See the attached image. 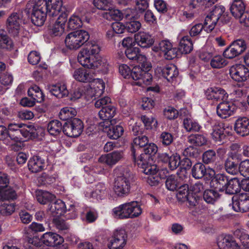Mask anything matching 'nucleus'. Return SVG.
<instances>
[{
	"mask_svg": "<svg viewBox=\"0 0 249 249\" xmlns=\"http://www.w3.org/2000/svg\"><path fill=\"white\" fill-rule=\"evenodd\" d=\"M51 95L58 98H61L68 95L69 92L66 86L61 83L49 85L47 88Z\"/></svg>",
	"mask_w": 249,
	"mask_h": 249,
	"instance_id": "nucleus-37",
	"label": "nucleus"
},
{
	"mask_svg": "<svg viewBox=\"0 0 249 249\" xmlns=\"http://www.w3.org/2000/svg\"><path fill=\"white\" fill-rule=\"evenodd\" d=\"M152 50L155 52H160L165 59L171 60L177 56L178 50L173 47L172 43L168 40L161 41L158 45L154 46Z\"/></svg>",
	"mask_w": 249,
	"mask_h": 249,
	"instance_id": "nucleus-16",
	"label": "nucleus"
},
{
	"mask_svg": "<svg viewBox=\"0 0 249 249\" xmlns=\"http://www.w3.org/2000/svg\"><path fill=\"white\" fill-rule=\"evenodd\" d=\"M232 209L236 212L249 211V194L241 193L232 198Z\"/></svg>",
	"mask_w": 249,
	"mask_h": 249,
	"instance_id": "nucleus-20",
	"label": "nucleus"
},
{
	"mask_svg": "<svg viewBox=\"0 0 249 249\" xmlns=\"http://www.w3.org/2000/svg\"><path fill=\"white\" fill-rule=\"evenodd\" d=\"M124 152L122 150H115L108 154L102 155L99 158V161L112 166L123 158Z\"/></svg>",
	"mask_w": 249,
	"mask_h": 249,
	"instance_id": "nucleus-28",
	"label": "nucleus"
},
{
	"mask_svg": "<svg viewBox=\"0 0 249 249\" xmlns=\"http://www.w3.org/2000/svg\"><path fill=\"white\" fill-rule=\"evenodd\" d=\"M167 174H164V178H166L165 186L166 189L170 191H177V189L183 184L182 178L176 175L167 176Z\"/></svg>",
	"mask_w": 249,
	"mask_h": 249,
	"instance_id": "nucleus-38",
	"label": "nucleus"
},
{
	"mask_svg": "<svg viewBox=\"0 0 249 249\" xmlns=\"http://www.w3.org/2000/svg\"><path fill=\"white\" fill-rule=\"evenodd\" d=\"M138 47H133L126 49L125 53L127 58L138 62L139 60H144L145 55L140 53Z\"/></svg>",
	"mask_w": 249,
	"mask_h": 249,
	"instance_id": "nucleus-47",
	"label": "nucleus"
},
{
	"mask_svg": "<svg viewBox=\"0 0 249 249\" xmlns=\"http://www.w3.org/2000/svg\"><path fill=\"white\" fill-rule=\"evenodd\" d=\"M155 73L162 76L168 81H171L174 77L178 75V71L175 65L169 64L165 67H158L155 70Z\"/></svg>",
	"mask_w": 249,
	"mask_h": 249,
	"instance_id": "nucleus-29",
	"label": "nucleus"
},
{
	"mask_svg": "<svg viewBox=\"0 0 249 249\" xmlns=\"http://www.w3.org/2000/svg\"><path fill=\"white\" fill-rule=\"evenodd\" d=\"M46 4V0H34L29 1L26 5L23 14L30 18L32 22L36 26H42L48 15V11L45 10L43 5Z\"/></svg>",
	"mask_w": 249,
	"mask_h": 249,
	"instance_id": "nucleus-5",
	"label": "nucleus"
},
{
	"mask_svg": "<svg viewBox=\"0 0 249 249\" xmlns=\"http://www.w3.org/2000/svg\"><path fill=\"white\" fill-rule=\"evenodd\" d=\"M89 35L85 30H79V46L83 45L79 51V63L86 68L95 69L105 67L107 61L99 56L101 51L99 44L95 41L88 42Z\"/></svg>",
	"mask_w": 249,
	"mask_h": 249,
	"instance_id": "nucleus-2",
	"label": "nucleus"
},
{
	"mask_svg": "<svg viewBox=\"0 0 249 249\" xmlns=\"http://www.w3.org/2000/svg\"><path fill=\"white\" fill-rule=\"evenodd\" d=\"M15 127V123H10L7 127L0 125V141L14 151H16Z\"/></svg>",
	"mask_w": 249,
	"mask_h": 249,
	"instance_id": "nucleus-11",
	"label": "nucleus"
},
{
	"mask_svg": "<svg viewBox=\"0 0 249 249\" xmlns=\"http://www.w3.org/2000/svg\"><path fill=\"white\" fill-rule=\"evenodd\" d=\"M191 175L196 179L205 178L207 180L212 178L214 175V170L210 167H207L202 162H196L191 168Z\"/></svg>",
	"mask_w": 249,
	"mask_h": 249,
	"instance_id": "nucleus-18",
	"label": "nucleus"
},
{
	"mask_svg": "<svg viewBox=\"0 0 249 249\" xmlns=\"http://www.w3.org/2000/svg\"><path fill=\"white\" fill-rule=\"evenodd\" d=\"M214 52V49L212 47L203 48L200 52L199 58L204 61L208 62L213 56Z\"/></svg>",
	"mask_w": 249,
	"mask_h": 249,
	"instance_id": "nucleus-61",
	"label": "nucleus"
},
{
	"mask_svg": "<svg viewBox=\"0 0 249 249\" xmlns=\"http://www.w3.org/2000/svg\"><path fill=\"white\" fill-rule=\"evenodd\" d=\"M29 170L34 173L42 171L45 169V159L39 155H34L29 160L27 163Z\"/></svg>",
	"mask_w": 249,
	"mask_h": 249,
	"instance_id": "nucleus-30",
	"label": "nucleus"
},
{
	"mask_svg": "<svg viewBox=\"0 0 249 249\" xmlns=\"http://www.w3.org/2000/svg\"><path fill=\"white\" fill-rule=\"evenodd\" d=\"M230 10L235 18H239L245 11V4L243 0H234L231 4Z\"/></svg>",
	"mask_w": 249,
	"mask_h": 249,
	"instance_id": "nucleus-39",
	"label": "nucleus"
},
{
	"mask_svg": "<svg viewBox=\"0 0 249 249\" xmlns=\"http://www.w3.org/2000/svg\"><path fill=\"white\" fill-rule=\"evenodd\" d=\"M130 130H131V132L132 133L133 135L135 136H138V137L135 138L133 140V142L131 143V145L130 147V151L131 152V148L134 142V140L137 138H141L143 137H146L148 138L145 135H142L144 133V128L142 126V125L141 123H136L133 125H132L131 127V128H130ZM148 139V138H147ZM149 141V139H148ZM148 142H149L148 141Z\"/></svg>",
	"mask_w": 249,
	"mask_h": 249,
	"instance_id": "nucleus-56",
	"label": "nucleus"
},
{
	"mask_svg": "<svg viewBox=\"0 0 249 249\" xmlns=\"http://www.w3.org/2000/svg\"><path fill=\"white\" fill-rule=\"evenodd\" d=\"M68 14L63 12L59 15L54 23L48 26V33L51 37L60 36L64 32Z\"/></svg>",
	"mask_w": 249,
	"mask_h": 249,
	"instance_id": "nucleus-19",
	"label": "nucleus"
},
{
	"mask_svg": "<svg viewBox=\"0 0 249 249\" xmlns=\"http://www.w3.org/2000/svg\"><path fill=\"white\" fill-rule=\"evenodd\" d=\"M231 78L237 82H244L249 77V69L242 64H236L231 66L230 69Z\"/></svg>",
	"mask_w": 249,
	"mask_h": 249,
	"instance_id": "nucleus-25",
	"label": "nucleus"
},
{
	"mask_svg": "<svg viewBox=\"0 0 249 249\" xmlns=\"http://www.w3.org/2000/svg\"><path fill=\"white\" fill-rule=\"evenodd\" d=\"M203 163L206 164L214 162L216 159L215 152L212 149H209L205 151L202 156Z\"/></svg>",
	"mask_w": 249,
	"mask_h": 249,
	"instance_id": "nucleus-60",
	"label": "nucleus"
},
{
	"mask_svg": "<svg viewBox=\"0 0 249 249\" xmlns=\"http://www.w3.org/2000/svg\"><path fill=\"white\" fill-rule=\"evenodd\" d=\"M234 236L239 239L243 247L249 248V235L244 229H237L233 232Z\"/></svg>",
	"mask_w": 249,
	"mask_h": 249,
	"instance_id": "nucleus-51",
	"label": "nucleus"
},
{
	"mask_svg": "<svg viewBox=\"0 0 249 249\" xmlns=\"http://www.w3.org/2000/svg\"><path fill=\"white\" fill-rule=\"evenodd\" d=\"M183 125L187 131H198L201 128L199 124L190 118H186L183 120Z\"/></svg>",
	"mask_w": 249,
	"mask_h": 249,
	"instance_id": "nucleus-55",
	"label": "nucleus"
},
{
	"mask_svg": "<svg viewBox=\"0 0 249 249\" xmlns=\"http://www.w3.org/2000/svg\"><path fill=\"white\" fill-rule=\"evenodd\" d=\"M120 74L124 78H131L133 80L132 84L139 87H145L150 85L152 82V76L145 73L144 79H141L142 71L139 66H135L132 69L126 64H121L119 67Z\"/></svg>",
	"mask_w": 249,
	"mask_h": 249,
	"instance_id": "nucleus-6",
	"label": "nucleus"
},
{
	"mask_svg": "<svg viewBox=\"0 0 249 249\" xmlns=\"http://www.w3.org/2000/svg\"><path fill=\"white\" fill-rule=\"evenodd\" d=\"M12 40L3 30H0V49L11 50L13 49Z\"/></svg>",
	"mask_w": 249,
	"mask_h": 249,
	"instance_id": "nucleus-48",
	"label": "nucleus"
},
{
	"mask_svg": "<svg viewBox=\"0 0 249 249\" xmlns=\"http://www.w3.org/2000/svg\"><path fill=\"white\" fill-rule=\"evenodd\" d=\"M228 182L224 189L226 194L234 195L240 192V180L238 178L229 177Z\"/></svg>",
	"mask_w": 249,
	"mask_h": 249,
	"instance_id": "nucleus-43",
	"label": "nucleus"
},
{
	"mask_svg": "<svg viewBox=\"0 0 249 249\" xmlns=\"http://www.w3.org/2000/svg\"><path fill=\"white\" fill-rule=\"evenodd\" d=\"M247 49V45L243 39H237L232 42L223 53L225 57L231 59L243 53Z\"/></svg>",
	"mask_w": 249,
	"mask_h": 249,
	"instance_id": "nucleus-22",
	"label": "nucleus"
},
{
	"mask_svg": "<svg viewBox=\"0 0 249 249\" xmlns=\"http://www.w3.org/2000/svg\"><path fill=\"white\" fill-rule=\"evenodd\" d=\"M130 213L131 218L138 217L142 213V209L139 202L138 201H131L130 202Z\"/></svg>",
	"mask_w": 249,
	"mask_h": 249,
	"instance_id": "nucleus-64",
	"label": "nucleus"
},
{
	"mask_svg": "<svg viewBox=\"0 0 249 249\" xmlns=\"http://www.w3.org/2000/svg\"><path fill=\"white\" fill-rule=\"evenodd\" d=\"M15 125L16 152L21 150L24 145L25 141L22 137L28 140H42L45 135V130L42 127L33 124L15 123Z\"/></svg>",
	"mask_w": 249,
	"mask_h": 249,
	"instance_id": "nucleus-3",
	"label": "nucleus"
},
{
	"mask_svg": "<svg viewBox=\"0 0 249 249\" xmlns=\"http://www.w3.org/2000/svg\"><path fill=\"white\" fill-rule=\"evenodd\" d=\"M175 139L174 135L168 131L161 132L159 137L160 142L164 146L171 145Z\"/></svg>",
	"mask_w": 249,
	"mask_h": 249,
	"instance_id": "nucleus-57",
	"label": "nucleus"
},
{
	"mask_svg": "<svg viewBox=\"0 0 249 249\" xmlns=\"http://www.w3.org/2000/svg\"><path fill=\"white\" fill-rule=\"evenodd\" d=\"M187 141L193 146L199 147L206 145L207 142V139L203 134H195L189 136Z\"/></svg>",
	"mask_w": 249,
	"mask_h": 249,
	"instance_id": "nucleus-46",
	"label": "nucleus"
},
{
	"mask_svg": "<svg viewBox=\"0 0 249 249\" xmlns=\"http://www.w3.org/2000/svg\"><path fill=\"white\" fill-rule=\"evenodd\" d=\"M66 46L71 50L78 49V33L75 31L70 33L65 38Z\"/></svg>",
	"mask_w": 249,
	"mask_h": 249,
	"instance_id": "nucleus-50",
	"label": "nucleus"
},
{
	"mask_svg": "<svg viewBox=\"0 0 249 249\" xmlns=\"http://www.w3.org/2000/svg\"><path fill=\"white\" fill-rule=\"evenodd\" d=\"M225 7L222 5H215L214 8L206 16L205 19L204 30L207 33L211 32L215 27L219 16L223 13Z\"/></svg>",
	"mask_w": 249,
	"mask_h": 249,
	"instance_id": "nucleus-14",
	"label": "nucleus"
},
{
	"mask_svg": "<svg viewBox=\"0 0 249 249\" xmlns=\"http://www.w3.org/2000/svg\"><path fill=\"white\" fill-rule=\"evenodd\" d=\"M234 129L237 134L244 137L249 135V119L246 117L238 118L234 124Z\"/></svg>",
	"mask_w": 249,
	"mask_h": 249,
	"instance_id": "nucleus-33",
	"label": "nucleus"
},
{
	"mask_svg": "<svg viewBox=\"0 0 249 249\" xmlns=\"http://www.w3.org/2000/svg\"><path fill=\"white\" fill-rule=\"evenodd\" d=\"M15 203L4 202L0 205V214L1 215H10L15 212Z\"/></svg>",
	"mask_w": 249,
	"mask_h": 249,
	"instance_id": "nucleus-58",
	"label": "nucleus"
},
{
	"mask_svg": "<svg viewBox=\"0 0 249 249\" xmlns=\"http://www.w3.org/2000/svg\"><path fill=\"white\" fill-rule=\"evenodd\" d=\"M178 39L179 40L178 50L181 53L187 54L192 51L193 43L188 36H179Z\"/></svg>",
	"mask_w": 249,
	"mask_h": 249,
	"instance_id": "nucleus-40",
	"label": "nucleus"
},
{
	"mask_svg": "<svg viewBox=\"0 0 249 249\" xmlns=\"http://www.w3.org/2000/svg\"><path fill=\"white\" fill-rule=\"evenodd\" d=\"M53 196L51 193L46 191H39L36 195V198L37 201L41 204L45 205L52 202V198Z\"/></svg>",
	"mask_w": 249,
	"mask_h": 249,
	"instance_id": "nucleus-53",
	"label": "nucleus"
},
{
	"mask_svg": "<svg viewBox=\"0 0 249 249\" xmlns=\"http://www.w3.org/2000/svg\"><path fill=\"white\" fill-rule=\"evenodd\" d=\"M158 151V147L154 143H149L147 137L137 138L134 140L131 148V156L140 171L146 175H149L147 182L151 186H157L161 178H164V174H168L166 168L160 170L158 175L157 166L149 163L151 157Z\"/></svg>",
	"mask_w": 249,
	"mask_h": 249,
	"instance_id": "nucleus-1",
	"label": "nucleus"
},
{
	"mask_svg": "<svg viewBox=\"0 0 249 249\" xmlns=\"http://www.w3.org/2000/svg\"><path fill=\"white\" fill-rule=\"evenodd\" d=\"M94 6L99 10L107 11L112 6V0H93Z\"/></svg>",
	"mask_w": 249,
	"mask_h": 249,
	"instance_id": "nucleus-63",
	"label": "nucleus"
},
{
	"mask_svg": "<svg viewBox=\"0 0 249 249\" xmlns=\"http://www.w3.org/2000/svg\"><path fill=\"white\" fill-rule=\"evenodd\" d=\"M48 209L54 217H60L67 212L66 216L68 219H75L78 215L73 205L71 204L70 208L67 209L65 203L61 199L52 201L48 205Z\"/></svg>",
	"mask_w": 249,
	"mask_h": 249,
	"instance_id": "nucleus-10",
	"label": "nucleus"
},
{
	"mask_svg": "<svg viewBox=\"0 0 249 249\" xmlns=\"http://www.w3.org/2000/svg\"><path fill=\"white\" fill-rule=\"evenodd\" d=\"M205 95L208 100L219 101L216 109H235L232 107L231 103L228 101V94L227 92L220 88L211 87L205 91Z\"/></svg>",
	"mask_w": 249,
	"mask_h": 249,
	"instance_id": "nucleus-9",
	"label": "nucleus"
},
{
	"mask_svg": "<svg viewBox=\"0 0 249 249\" xmlns=\"http://www.w3.org/2000/svg\"><path fill=\"white\" fill-rule=\"evenodd\" d=\"M62 123L58 120H53L47 124V132L50 135L56 138L62 133Z\"/></svg>",
	"mask_w": 249,
	"mask_h": 249,
	"instance_id": "nucleus-42",
	"label": "nucleus"
},
{
	"mask_svg": "<svg viewBox=\"0 0 249 249\" xmlns=\"http://www.w3.org/2000/svg\"><path fill=\"white\" fill-rule=\"evenodd\" d=\"M176 197L178 201L186 202L189 208H194L197 204V196L195 194H191L189 186L183 183L176 191Z\"/></svg>",
	"mask_w": 249,
	"mask_h": 249,
	"instance_id": "nucleus-12",
	"label": "nucleus"
},
{
	"mask_svg": "<svg viewBox=\"0 0 249 249\" xmlns=\"http://www.w3.org/2000/svg\"><path fill=\"white\" fill-rule=\"evenodd\" d=\"M65 237L53 232H47L43 234L39 239L41 244L43 243L47 246L56 247L61 249V246L64 243Z\"/></svg>",
	"mask_w": 249,
	"mask_h": 249,
	"instance_id": "nucleus-21",
	"label": "nucleus"
},
{
	"mask_svg": "<svg viewBox=\"0 0 249 249\" xmlns=\"http://www.w3.org/2000/svg\"><path fill=\"white\" fill-rule=\"evenodd\" d=\"M134 183L135 178L132 173L126 172L123 173L115 178L113 187L114 194L119 197L128 196Z\"/></svg>",
	"mask_w": 249,
	"mask_h": 249,
	"instance_id": "nucleus-8",
	"label": "nucleus"
},
{
	"mask_svg": "<svg viewBox=\"0 0 249 249\" xmlns=\"http://www.w3.org/2000/svg\"><path fill=\"white\" fill-rule=\"evenodd\" d=\"M106 187L105 184L102 182H99L92 190L87 188L84 192L85 196L87 199L90 201L102 200L105 196Z\"/></svg>",
	"mask_w": 249,
	"mask_h": 249,
	"instance_id": "nucleus-24",
	"label": "nucleus"
},
{
	"mask_svg": "<svg viewBox=\"0 0 249 249\" xmlns=\"http://www.w3.org/2000/svg\"><path fill=\"white\" fill-rule=\"evenodd\" d=\"M236 155L227 159L224 163V167L226 172L231 175H236L239 172V165L238 162L234 161V158Z\"/></svg>",
	"mask_w": 249,
	"mask_h": 249,
	"instance_id": "nucleus-49",
	"label": "nucleus"
},
{
	"mask_svg": "<svg viewBox=\"0 0 249 249\" xmlns=\"http://www.w3.org/2000/svg\"><path fill=\"white\" fill-rule=\"evenodd\" d=\"M16 186L10 185L5 187H0V200L14 201L18 197Z\"/></svg>",
	"mask_w": 249,
	"mask_h": 249,
	"instance_id": "nucleus-36",
	"label": "nucleus"
},
{
	"mask_svg": "<svg viewBox=\"0 0 249 249\" xmlns=\"http://www.w3.org/2000/svg\"><path fill=\"white\" fill-rule=\"evenodd\" d=\"M217 244L219 249H239V246L231 235L219 236Z\"/></svg>",
	"mask_w": 249,
	"mask_h": 249,
	"instance_id": "nucleus-34",
	"label": "nucleus"
},
{
	"mask_svg": "<svg viewBox=\"0 0 249 249\" xmlns=\"http://www.w3.org/2000/svg\"><path fill=\"white\" fill-rule=\"evenodd\" d=\"M142 121L146 129H155L158 126L157 120L153 117L149 118L145 115L142 116Z\"/></svg>",
	"mask_w": 249,
	"mask_h": 249,
	"instance_id": "nucleus-62",
	"label": "nucleus"
},
{
	"mask_svg": "<svg viewBox=\"0 0 249 249\" xmlns=\"http://www.w3.org/2000/svg\"><path fill=\"white\" fill-rule=\"evenodd\" d=\"M21 16L17 13H13L9 16L6 21V28L9 34L13 37L19 36L22 30L21 25Z\"/></svg>",
	"mask_w": 249,
	"mask_h": 249,
	"instance_id": "nucleus-13",
	"label": "nucleus"
},
{
	"mask_svg": "<svg viewBox=\"0 0 249 249\" xmlns=\"http://www.w3.org/2000/svg\"><path fill=\"white\" fill-rule=\"evenodd\" d=\"M211 60L210 64L213 68H221L227 64V61L220 55L213 56Z\"/></svg>",
	"mask_w": 249,
	"mask_h": 249,
	"instance_id": "nucleus-59",
	"label": "nucleus"
},
{
	"mask_svg": "<svg viewBox=\"0 0 249 249\" xmlns=\"http://www.w3.org/2000/svg\"><path fill=\"white\" fill-rule=\"evenodd\" d=\"M136 44L142 48H149L154 43L152 36L148 32L141 31L134 36Z\"/></svg>",
	"mask_w": 249,
	"mask_h": 249,
	"instance_id": "nucleus-31",
	"label": "nucleus"
},
{
	"mask_svg": "<svg viewBox=\"0 0 249 249\" xmlns=\"http://www.w3.org/2000/svg\"><path fill=\"white\" fill-rule=\"evenodd\" d=\"M158 160L165 164H167L169 169L173 171L180 166V168L185 170L191 169L192 165L191 160L186 157L181 158L178 154H172L171 155L166 153H160L158 155Z\"/></svg>",
	"mask_w": 249,
	"mask_h": 249,
	"instance_id": "nucleus-7",
	"label": "nucleus"
},
{
	"mask_svg": "<svg viewBox=\"0 0 249 249\" xmlns=\"http://www.w3.org/2000/svg\"><path fill=\"white\" fill-rule=\"evenodd\" d=\"M108 12L104 14L103 17L108 20L114 19L115 20H121L124 18L122 12L116 9L111 8L107 10Z\"/></svg>",
	"mask_w": 249,
	"mask_h": 249,
	"instance_id": "nucleus-52",
	"label": "nucleus"
},
{
	"mask_svg": "<svg viewBox=\"0 0 249 249\" xmlns=\"http://www.w3.org/2000/svg\"><path fill=\"white\" fill-rule=\"evenodd\" d=\"M24 249H43L39 239L34 236L32 238H28L23 244Z\"/></svg>",
	"mask_w": 249,
	"mask_h": 249,
	"instance_id": "nucleus-54",
	"label": "nucleus"
},
{
	"mask_svg": "<svg viewBox=\"0 0 249 249\" xmlns=\"http://www.w3.org/2000/svg\"><path fill=\"white\" fill-rule=\"evenodd\" d=\"M229 176L224 173L216 174L214 171V175L209 178V180L210 181V186L217 191L220 192H224V189L228 184Z\"/></svg>",
	"mask_w": 249,
	"mask_h": 249,
	"instance_id": "nucleus-26",
	"label": "nucleus"
},
{
	"mask_svg": "<svg viewBox=\"0 0 249 249\" xmlns=\"http://www.w3.org/2000/svg\"><path fill=\"white\" fill-rule=\"evenodd\" d=\"M127 234L124 229L116 230L107 245L109 249H122L126 245Z\"/></svg>",
	"mask_w": 249,
	"mask_h": 249,
	"instance_id": "nucleus-17",
	"label": "nucleus"
},
{
	"mask_svg": "<svg viewBox=\"0 0 249 249\" xmlns=\"http://www.w3.org/2000/svg\"><path fill=\"white\" fill-rule=\"evenodd\" d=\"M218 192L213 188L205 190L203 194L204 200L208 204L214 205L220 198Z\"/></svg>",
	"mask_w": 249,
	"mask_h": 249,
	"instance_id": "nucleus-45",
	"label": "nucleus"
},
{
	"mask_svg": "<svg viewBox=\"0 0 249 249\" xmlns=\"http://www.w3.org/2000/svg\"><path fill=\"white\" fill-rule=\"evenodd\" d=\"M53 226L58 230V232L68 241H72V235L70 232V226L65 220L60 217H54L52 220Z\"/></svg>",
	"mask_w": 249,
	"mask_h": 249,
	"instance_id": "nucleus-27",
	"label": "nucleus"
},
{
	"mask_svg": "<svg viewBox=\"0 0 249 249\" xmlns=\"http://www.w3.org/2000/svg\"><path fill=\"white\" fill-rule=\"evenodd\" d=\"M79 81L89 83L84 86L81 94L88 100L93 97H100L104 92L105 83L102 79L95 78L94 73L91 71L81 72L79 71Z\"/></svg>",
	"mask_w": 249,
	"mask_h": 249,
	"instance_id": "nucleus-4",
	"label": "nucleus"
},
{
	"mask_svg": "<svg viewBox=\"0 0 249 249\" xmlns=\"http://www.w3.org/2000/svg\"><path fill=\"white\" fill-rule=\"evenodd\" d=\"M130 210V202L125 203L113 208L112 214L115 218L120 219L131 218Z\"/></svg>",
	"mask_w": 249,
	"mask_h": 249,
	"instance_id": "nucleus-35",
	"label": "nucleus"
},
{
	"mask_svg": "<svg viewBox=\"0 0 249 249\" xmlns=\"http://www.w3.org/2000/svg\"><path fill=\"white\" fill-rule=\"evenodd\" d=\"M75 122H78V119L74 118L71 122L65 123L63 125L62 132L69 137L76 138L78 137V130L75 125Z\"/></svg>",
	"mask_w": 249,
	"mask_h": 249,
	"instance_id": "nucleus-41",
	"label": "nucleus"
},
{
	"mask_svg": "<svg viewBox=\"0 0 249 249\" xmlns=\"http://www.w3.org/2000/svg\"><path fill=\"white\" fill-rule=\"evenodd\" d=\"M45 10L48 11V16L55 17L63 12L69 14L65 6H63L62 0H46V4L43 5Z\"/></svg>",
	"mask_w": 249,
	"mask_h": 249,
	"instance_id": "nucleus-23",
	"label": "nucleus"
},
{
	"mask_svg": "<svg viewBox=\"0 0 249 249\" xmlns=\"http://www.w3.org/2000/svg\"><path fill=\"white\" fill-rule=\"evenodd\" d=\"M116 110H100L98 114L100 118L104 121L99 123L100 126L104 127L106 124L109 125L110 121H112L115 122L114 119L112 118L116 113Z\"/></svg>",
	"mask_w": 249,
	"mask_h": 249,
	"instance_id": "nucleus-44",
	"label": "nucleus"
},
{
	"mask_svg": "<svg viewBox=\"0 0 249 249\" xmlns=\"http://www.w3.org/2000/svg\"><path fill=\"white\" fill-rule=\"evenodd\" d=\"M211 135L215 143L221 145L227 142L229 137L232 135V133L226 129L224 124L215 123L213 126Z\"/></svg>",
	"mask_w": 249,
	"mask_h": 249,
	"instance_id": "nucleus-15",
	"label": "nucleus"
},
{
	"mask_svg": "<svg viewBox=\"0 0 249 249\" xmlns=\"http://www.w3.org/2000/svg\"><path fill=\"white\" fill-rule=\"evenodd\" d=\"M115 122L110 121L109 125L106 124L104 126L105 131L107 132V137L112 140H117L120 138L124 132V129L121 124L117 125L114 124Z\"/></svg>",
	"mask_w": 249,
	"mask_h": 249,
	"instance_id": "nucleus-32",
	"label": "nucleus"
}]
</instances>
